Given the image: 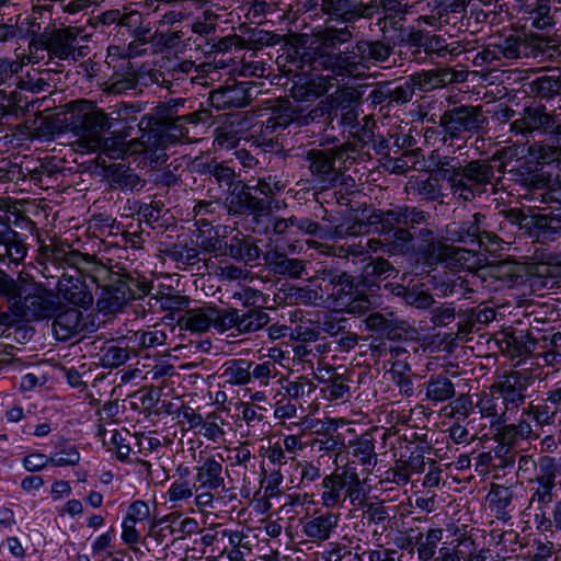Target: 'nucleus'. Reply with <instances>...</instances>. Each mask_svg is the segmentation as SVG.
<instances>
[{
	"label": "nucleus",
	"mask_w": 561,
	"mask_h": 561,
	"mask_svg": "<svg viewBox=\"0 0 561 561\" xmlns=\"http://www.w3.org/2000/svg\"><path fill=\"white\" fill-rule=\"evenodd\" d=\"M78 34L79 31L75 27L44 32L37 39L32 41L31 48L47 50L50 59L67 60L75 57V44Z\"/></svg>",
	"instance_id": "9b49d317"
},
{
	"label": "nucleus",
	"mask_w": 561,
	"mask_h": 561,
	"mask_svg": "<svg viewBox=\"0 0 561 561\" xmlns=\"http://www.w3.org/2000/svg\"><path fill=\"white\" fill-rule=\"evenodd\" d=\"M559 472L560 466L553 457L543 456L539 459L537 472L528 479L531 491L528 510L546 508L553 502Z\"/></svg>",
	"instance_id": "1a4fd4ad"
},
{
	"label": "nucleus",
	"mask_w": 561,
	"mask_h": 561,
	"mask_svg": "<svg viewBox=\"0 0 561 561\" xmlns=\"http://www.w3.org/2000/svg\"><path fill=\"white\" fill-rule=\"evenodd\" d=\"M439 181V178L432 174L425 179L416 178L414 181H409V187L423 199L443 203L445 193Z\"/></svg>",
	"instance_id": "58836bf2"
},
{
	"label": "nucleus",
	"mask_w": 561,
	"mask_h": 561,
	"mask_svg": "<svg viewBox=\"0 0 561 561\" xmlns=\"http://www.w3.org/2000/svg\"><path fill=\"white\" fill-rule=\"evenodd\" d=\"M554 123L556 115L548 113L545 106H526L519 116L510 124V131L516 136L527 137L535 131H549Z\"/></svg>",
	"instance_id": "4468645a"
},
{
	"label": "nucleus",
	"mask_w": 561,
	"mask_h": 561,
	"mask_svg": "<svg viewBox=\"0 0 561 561\" xmlns=\"http://www.w3.org/2000/svg\"><path fill=\"white\" fill-rule=\"evenodd\" d=\"M224 458L208 457L195 468V483L203 489L226 491V480L224 470Z\"/></svg>",
	"instance_id": "393cba45"
},
{
	"label": "nucleus",
	"mask_w": 561,
	"mask_h": 561,
	"mask_svg": "<svg viewBox=\"0 0 561 561\" xmlns=\"http://www.w3.org/2000/svg\"><path fill=\"white\" fill-rule=\"evenodd\" d=\"M520 12L526 22L534 28L547 30L556 25L558 8H552L551 0H536L535 2L523 3Z\"/></svg>",
	"instance_id": "a878e982"
},
{
	"label": "nucleus",
	"mask_w": 561,
	"mask_h": 561,
	"mask_svg": "<svg viewBox=\"0 0 561 561\" xmlns=\"http://www.w3.org/2000/svg\"><path fill=\"white\" fill-rule=\"evenodd\" d=\"M254 88L250 82L226 83L210 93L209 102L217 110L244 107L252 101Z\"/></svg>",
	"instance_id": "2eb2a0df"
},
{
	"label": "nucleus",
	"mask_w": 561,
	"mask_h": 561,
	"mask_svg": "<svg viewBox=\"0 0 561 561\" xmlns=\"http://www.w3.org/2000/svg\"><path fill=\"white\" fill-rule=\"evenodd\" d=\"M462 164L453 157H442L434 164L432 174L448 183L451 194L454 195L457 182H459L460 170Z\"/></svg>",
	"instance_id": "ea45409f"
},
{
	"label": "nucleus",
	"mask_w": 561,
	"mask_h": 561,
	"mask_svg": "<svg viewBox=\"0 0 561 561\" xmlns=\"http://www.w3.org/2000/svg\"><path fill=\"white\" fill-rule=\"evenodd\" d=\"M91 273H68L64 272L60 275H56L57 291L60 297L70 304L88 307L92 304L93 297L88 290V287L83 280V276L90 275Z\"/></svg>",
	"instance_id": "6ab92c4d"
},
{
	"label": "nucleus",
	"mask_w": 561,
	"mask_h": 561,
	"mask_svg": "<svg viewBox=\"0 0 561 561\" xmlns=\"http://www.w3.org/2000/svg\"><path fill=\"white\" fill-rule=\"evenodd\" d=\"M202 172H208L214 176L219 186H226L230 191L237 183L236 171L226 162H217L213 160L209 163H196Z\"/></svg>",
	"instance_id": "79ce46f5"
},
{
	"label": "nucleus",
	"mask_w": 561,
	"mask_h": 561,
	"mask_svg": "<svg viewBox=\"0 0 561 561\" xmlns=\"http://www.w3.org/2000/svg\"><path fill=\"white\" fill-rule=\"evenodd\" d=\"M110 182L112 187L121 190H133L144 185V181L134 170L121 163L110 167Z\"/></svg>",
	"instance_id": "37998d69"
},
{
	"label": "nucleus",
	"mask_w": 561,
	"mask_h": 561,
	"mask_svg": "<svg viewBox=\"0 0 561 561\" xmlns=\"http://www.w3.org/2000/svg\"><path fill=\"white\" fill-rule=\"evenodd\" d=\"M83 329L82 312L76 308H69L56 316L53 322V331L60 341H67L80 333Z\"/></svg>",
	"instance_id": "f704fd0d"
},
{
	"label": "nucleus",
	"mask_w": 561,
	"mask_h": 561,
	"mask_svg": "<svg viewBox=\"0 0 561 561\" xmlns=\"http://www.w3.org/2000/svg\"><path fill=\"white\" fill-rule=\"evenodd\" d=\"M251 363L247 359H229L222 365L219 378L225 385L241 387L250 383L249 369Z\"/></svg>",
	"instance_id": "e433bc0d"
},
{
	"label": "nucleus",
	"mask_w": 561,
	"mask_h": 561,
	"mask_svg": "<svg viewBox=\"0 0 561 561\" xmlns=\"http://www.w3.org/2000/svg\"><path fill=\"white\" fill-rule=\"evenodd\" d=\"M456 49L451 48V43L443 35L427 33L423 51L427 56L443 58L447 55L458 56Z\"/></svg>",
	"instance_id": "5fc2aeb1"
},
{
	"label": "nucleus",
	"mask_w": 561,
	"mask_h": 561,
	"mask_svg": "<svg viewBox=\"0 0 561 561\" xmlns=\"http://www.w3.org/2000/svg\"><path fill=\"white\" fill-rule=\"evenodd\" d=\"M319 69L329 70L333 77H354L360 78L365 75V67L362 65L359 53L355 46L352 50L339 51L333 56H329L327 61Z\"/></svg>",
	"instance_id": "5701e85b"
},
{
	"label": "nucleus",
	"mask_w": 561,
	"mask_h": 561,
	"mask_svg": "<svg viewBox=\"0 0 561 561\" xmlns=\"http://www.w3.org/2000/svg\"><path fill=\"white\" fill-rule=\"evenodd\" d=\"M339 519V515L332 512L313 515L301 520L302 533L312 542L328 540L337 527Z\"/></svg>",
	"instance_id": "cd10ccee"
},
{
	"label": "nucleus",
	"mask_w": 561,
	"mask_h": 561,
	"mask_svg": "<svg viewBox=\"0 0 561 561\" xmlns=\"http://www.w3.org/2000/svg\"><path fill=\"white\" fill-rule=\"evenodd\" d=\"M355 48L359 53L365 72L369 69V64L375 66L387 62L393 53V46L390 43L379 39L358 41L355 44Z\"/></svg>",
	"instance_id": "7c9ffc66"
},
{
	"label": "nucleus",
	"mask_w": 561,
	"mask_h": 561,
	"mask_svg": "<svg viewBox=\"0 0 561 561\" xmlns=\"http://www.w3.org/2000/svg\"><path fill=\"white\" fill-rule=\"evenodd\" d=\"M38 256L45 270L50 272L48 264L56 272L92 273L98 266L95 255L81 253L69 243L53 240L49 244L41 245Z\"/></svg>",
	"instance_id": "39448f33"
},
{
	"label": "nucleus",
	"mask_w": 561,
	"mask_h": 561,
	"mask_svg": "<svg viewBox=\"0 0 561 561\" xmlns=\"http://www.w3.org/2000/svg\"><path fill=\"white\" fill-rule=\"evenodd\" d=\"M382 237V239L368 240L367 247L373 252L382 250L389 255H405L412 250L414 234L409 229H399L394 234Z\"/></svg>",
	"instance_id": "bb28decb"
},
{
	"label": "nucleus",
	"mask_w": 561,
	"mask_h": 561,
	"mask_svg": "<svg viewBox=\"0 0 561 561\" xmlns=\"http://www.w3.org/2000/svg\"><path fill=\"white\" fill-rule=\"evenodd\" d=\"M485 228H491V225L486 221L485 215L476 213L468 220H463L459 224L454 222L448 232L454 241L476 243L479 236H481L482 229Z\"/></svg>",
	"instance_id": "2f4dec72"
},
{
	"label": "nucleus",
	"mask_w": 561,
	"mask_h": 561,
	"mask_svg": "<svg viewBox=\"0 0 561 561\" xmlns=\"http://www.w3.org/2000/svg\"><path fill=\"white\" fill-rule=\"evenodd\" d=\"M352 37L353 33L347 27H327L314 34L309 46V60L312 69H319L327 61V58L329 59V56L340 51L339 47L341 44L350 42Z\"/></svg>",
	"instance_id": "9d476101"
},
{
	"label": "nucleus",
	"mask_w": 561,
	"mask_h": 561,
	"mask_svg": "<svg viewBox=\"0 0 561 561\" xmlns=\"http://www.w3.org/2000/svg\"><path fill=\"white\" fill-rule=\"evenodd\" d=\"M531 92L541 99H552L561 94V75L553 72L531 82Z\"/></svg>",
	"instance_id": "8fccbe9b"
},
{
	"label": "nucleus",
	"mask_w": 561,
	"mask_h": 561,
	"mask_svg": "<svg viewBox=\"0 0 561 561\" xmlns=\"http://www.w3.org/2000/svg\"><path fill=\"white\" fill-rule=\"evenodd\" d=\"M534 272L530 277V285L536 289H552L559 286L558 276L552 273L549 265L538 264L534 267Z\"/></svg>",
	"instance_id": "680f3d73"
},
{
	"label": "nucleus",
	"mask_w": 561,
	"mask_h": 561,
	"mask_svg": "<svg viewBox=\"0 0 561 561\" xmlns=\"http://www.w3.org/2000/svg\"><path fill=\"white\" fill-rule=\"evenodd\" d=\"M309 172L321 191L330 190L340 182L342 172L335 165V158L330 149H310L307 151Z\"/></svg>",
	"instance_id": "f8f14e48"
},
{
	"label": "nucleus",
	"mask_w": 561,
	"mask_h": 561,
	"mask_svg": "<svg viewBox=\"0 0 561 561\" xmlns=\"http://www.w3.org/2000/svg\"><path fill=\"white\" fill-rule=\"evenodd\" d=\"M65 122L78 137L72 142L73 150L80 153L96 152L100 149L101 136L119 121V112L113 110L105 113L95 103L78 100L69 103Z\"/></svg>",
	"instance_id": "f257e3e1"
},
{
	"label": "nucleus",
	"mask_w": 561,
	"mask_h": 561,
	"mask_svg": "<svg viewBox=\"0 0 561 561\" xmlns=\"http://www.w3.org/2000/svg\"><path fill=\"white\" fill-rule=\"evenodd\" d=\"M331 239H342L346 237H356L359 234L368 233L371 230V226L368 225V216L366 220L355 219L351 222L336 224L331 226Z\"/></svg>",
	"instance_id": "13d9d810"
},
{
	"label": "nucleus",
	"mask_w": 561,
	"mask_h": 561,
	"mask_svg": "<svg viewBox=\"0 0 561 561\" xmlns=\"http://www.w3.org/2000/svg\"><path fill=\"white\" fill-rule=\"evenodd\" d=\"M287 99H277L272 107V115L262 124L261 135L265 138L276 133L278 129H285L291 124L293 111L288 110Z\"/></svg>",
	"instance_id": "c9c22d12"
},
{
	"label": "nucleus",
	"mask_w": 561,
	"mask_h": 561,
	"mask_svg": "<svg viewBox=\"0 0 561 561\" xmlns=\"http://www.w3.org/2000/svg\"><path fill=\"white\" fill-rule=\"evenodd\" d=\"M375 438L373 433L365 432L353 442H350L352 456L364 467L363 471L370 473L377 465V453L375 450Z\"/></svg>",
	"instance_id": "473e14b6"
},
{
	"label": "nucleus",
	"mask_w": 561,
	"mask_h": 561,
	"mask_svg": "<svg viewBox=\"0 0 561 561\" xmlns=\"http://www.w3.org/2000/svg\"><path fill=\"white\" fill-rule=\"evenodd\" d=\"M488 125L481 105L460 104L446 110L439 117L443 140L460 139L465 134H474Z\"/></svg>",
	"instance_id": "6e6552de"
},
{
	"label": "nucleus",
	"mask_w": 561,
	"mask_h": 561,
	"mask_svg": "<svg viewBox=\"0 0 561 561\" xmlns=\"http://www.w3.org/2000/svg\"><path fill=\"white\" fill-rule=\"evenodd\" d=\"M23 285L0 270V312L9 313Z\"/></svg>",
	"instance_id": "c03bdc74"
},
{
	"label": "nucleus",
	"mask_w": 561,
	"mask_h": 561,
	"mask_svg": "<svg viewBox=\"0 0 561 561\" xmlns=\"http://www.w3.org/2000/svg\"><path fill=\"white\" fill-rule=\"evenodd\" d=\"M503 153L504 150L494 153L490 159L470 160L462 164L454 196L471 202L485 193L486 187L493 185L495 178L493 162L500 161Z\"/></svg>",
	"instance_id": "423d86ee"
},
{
	"label": "nucleus",
	"mask_w": 561,
	"mask_h": 561,
	"mask_svg": "<svg viewBox=\"0 0 561 561\" xmlns=\"http://www.w3.org/2000/svg\"><path fill=\"white\" fill-rule=\"evenodd\" d=\"M398 274L396 267L386 259L379 256L370 259L362 272V276L367 283H375L377 280H386Z\"/></svg>",
	"instance_id": "a19ab883"
},
{
	"label": "nucleus",
	"mask_w": 561,
	"mask_h": 561,
	"mask_svg": "<svg viewBox=\"0 0 561 561\" xmlns=\"http://www.w3.org/2000/svg\"><path fill=\"white\" fill-rule=\"evenodd\" d=\"M323 492L321 503L327 508L341 505L347 499L351 504L362 501L364 497L363 484L352 467H345L342 471L335 470L322 480Z\"/></svg>",
	"instance_id": "0eeeda50"
},
{
	"label": "nucleus",
	"mask_w": 561,
	"mask_h": 561,
	"mask_svg": "<svg viewBox=\"0 0 561 561\" xmlns=\"http://www.w3.org/2000/svg\"><path fill=\"white\" fill-rule=\"evenodd\" d=\"M523 416L531 417L537 426L558 424L561 426V386H554L545 392L540 403H529L522 411Z\"/></svg>",
	"instance_id": "ddd939ff"
},
{
	"label": "nucleus",
	"mask_w": 561,
	"mask_h": 561,
	"mask_svg": "<svg viewBox=\"0 0 561 561\" xmlns=\"http://www.w3.org/2000/svg\"><path fill=\"white\" fill-rule=\"evenodd\" d=\"M501 59H537L556 60L561 56L558 41L537 33L511 34L506 37L493 38Z\"/></svg>",
	"instance_id": "7ed1b4c3"
},
{
	"label": "nucleus",
	"mask_w": 561,
	"mask_h": 561,
	"mask_svg": "<svg viewBox=\"0 0 561 561\" xmlns=\"http://www.w3.org/2000/svg\"><path fill=\"white\" fill-rule=\"evenodd\" d=\"M357 95L353 90H343L339 92L330 103L328 111L329 124H332L335 117H340V124L345 127L354 128L358 125Z\"/></svg>",
	"instance_id": "4be33fe9"
},
{
	"label": "nucleus",
	"mask_w": 561,
	"mask_h": 561,
	"mask_svg": "<svg viewBox=\"0 0 561 561\" xmlns=\"http://www.w3.org/2000/svg\"><path fill=\"white\" fill-rule=\"evenodd\" d=\"M131 299L130 284L118 278L102 288L96 306L100 312L112 314L121 311Z\"/></svg>",
	"instance_id": "412c9836"
},
{
	"label": "nucleus",
	"mask_w": 561,
	"mask_h": 561,
	"mask_svg": "<svg viewBox=\"0 0 561 561\" xmlns=\"http://www.w3.org/2000/svg\"><path fill=\"white\" fill-rule=\"evenodd\" d=\"M325 102L321 101L317 106L310 110L308 113H304L299 105H294L288 100V110L293 111L291 123H296L298 126H306L312 122H316L324 116L325 114Z\"/></svg>",
	"instance_id": "e2e57ef3"
},
{
	"label": "nucleus",
	"mask_w": 561,
	"mask_h": 561,
	"mask_svg": "<svg viewBox=\"0 0 561 561\" xmlns=\"http://www.w3.org/2000/svg\"><path fill=\"white\" fill-rule=\"evenodd\" d=\"M336 85L337 80L333 76L312 75L295 81L290 93L294 100L298 102H312Z\"/></svg>",
	"instance_id": "aec40b11"
},
{
	"label": "nucleus",
	"mask_w": 561,
	"mask_h": 561,
	"mask_svg": "<svg viewBox=\"0 0 561 561\" xmlns=\"http://www.w3.org/2000/svg\"><path fill=\"white\" fill-rule=\"evenodd\" d=\"M218 317V308L207 305L186 310L178 323L192 332L203 333L214 327Z\"/></svg>",
	"instance_id": "c756f323"
},
{
	"label": "nucleus",
	"mask_w": 561,
	"mask_h": 561,
	"mask_svg": "<svg viewBox=\"0 0 561 561\" xmlns=\"http://www.w3.org/2000/svg\"><path fill=\"white\" fill-rule=\"evenodd\" d=\"M27 253V245L22 237L12 229L10 216H0V262L19 264Z\"/></svg>",
	"instance_id": "dca6fc26"
},
{
	"label": "nucleus",
	"mask_w": 561,
	"mask_h": 561,
	"mask_svg": "<svg viewBox=\"0 0 561 561\" xmlns=\"http://www.w3.org/2000/svg\"><path fill=\"white\" fill-rule=\"evenodd\" d=\"M264 265L276 276L299 279L306 274V261L298 257H289L288 254L277 248L267 250L263 254Z\"/></svg>",
	"instance_id": "a211bd4d"
},
{
	"label": "nucleus",
	"mask_w": 561,
	"mask_h": 561,
	"mask_svg": "<svg viewBox=\"0 0 561 561\" xmlns=\"http://www.w3.org/2000/svg\"><path fill=\"white\" fill-rule=\"evenodd\" d=\"M368 225L374 233L387 237L399 229H405L402 227L400 205L389 209H373L368 215Z\"/></svg>",
	"instance_id": "c85d7f7f"
},
{
	"label": "nucleus",
	"mask_w": 561,
	"mask_h": 561,
	"mask_svg": "<svg viewBox=\"0 0 561 561\" xmlns=\"http://www.w3.org/2000/svg\"><path fill=\"white\" fill-rule=\"evenodd\" d=\"M178 105V101L158 104L149 116L147 127L153 131L163 124H169V122L179 115Z\"/></svg>",
	"instance_id": "4d7b16f0"
},
{
	"label": "nucleus",
	"mask_w": 561,
	"mask_h": 561,
	"mask_svg": "<svg viewBox=\"0 0 561 561\" xmlns=\"http://www.w3.org/2000/svg\"><path fill=\"white\" fill-rule=\"evenodd\" d=\"M442 538L443 529L440 528L430 529L425 536L419 534L416 538L419 559L422 561L431 560L435 556L437 545Z\"/></svg>",
	"instance_id": "864d4df0"
},
{
	"label": "nucleus",
	"mask_w": 561,
	"mask_h": 561,
	"mask_svg": "<svg viewBox=\"0 0 561 561\" xmlns=\"http://www.w3.org/2000/svg\"><path fill=\"white\" fill-rule=\"evenodd\" d=\"M251 187L254 192H259L262 198H267L271 205L274 196L286 187V182L277 174H268L259 178Z\"/></svg>",
	"instance_id": "6e6d98bb"
},
{
	"label": "nucleus",
	"mask_w": 561,
	"mask_h": 561,
	"mask_svg": "<svg viewBox=\"0 0 561 561\" xmlns=\"http://www.w3.org/2000/svg\"><path fill=\"white\" fill-rule=\"evenodd\" d=\"M268 322V314L261 308H252L244 313L239 312L238 333L247 334L256 332L264 328Z\"/></svg>",
	"instance_id": "09e8293b"
},
{
	"label": "nucleus",
	"mask_w": 561,
	"mask_h": 561,
	"mask_svg": "<svg viewBox=\"0 0 561 561\" xmlns=\"http://www.w3.org/2000/svg\"><path fill=\"white\" fill-rule=\"evenodd\" d=\"M513 490L508 486L492 484L491 490L488 494L490 507L496 512L497 517L506 516V508L513 501Z\"/></svg>",
	"instance_id": "3c124183"
},
{
	"label": "nucleus",
	"mask_w": 561,
	"mask_h": 561,
	"mask_svg": "<svg viewBox=\"0 0 561 561\" xmlns=\"http://www.w3.org/2000/svg\"><path fill=\"white\" fill-rule=\"evenodd\" d=\"M196 245L206 252H216L221 249L218 232L213 225L206 219L196 220Z\"/></svg>",
	"instance_id": "49530a36"
},
{
	"label": "nucleus",
	"mask_w": 561,
	"mask_h": 561,
	"mask_svg": "<svg viewBox=\"0 0 561 561\" xmlns=\"http://www.w3.org/2000/svg\"><path fill=\"white\" fill-rule=\"evenodd\" d=\"M126 138L122 134H113L108 138L101 136L100 151L112 159L124 158L126 156Z\"/></svg>",
	"instance_id": "69168bd1"
},
{
	"label": "nucleus",
	"mask_w": 561,
	"mask_h": 561,
	"mask_svg": "<svg viewBox=\"0 0 561 561\" xmlns=\"http://www.w3.org/2000/svg\"><path fill=\"white\" fill-rule=\"evenodd\" d=\"M251 367L249 369L250 382L257 381L261 386H268L270 380L274 379L278 375V368L275 363L271 360H262L260 363L250 362Z\"/></svg>",
	"instance_id": "bf43d9fd"
},
{
	"label": "nucleus",
	"mask_w": 561,
	"mask_h": 561,
	"mask_svg": "<svg viewBox=\"0 0 561 561\" xmlns=\"http://www.w3.org/2000/svg\"><path fill=\"white\" fill-rule=\"evenodd\" d=\"M125 339L133 351H141L165 345L168 336L160 325L154 324L146 330L130 331Z\"/></svg>",
	"instance_id": "72a5a7b5"
},
{
	"label": "nucleus",
	"mask_w": 561,
	"mask_h": 561,
	"mask_svg": "<svg viewBox=\"0 0 561 561\" xmlns=\"http://www.w3.org/2000/svg\"><path fill=\"white\" fill-rule=\"evenodd\" d=\"M290 225H295L299 231L307 236L316 237L321 240L331 239V226H321L309 218L297 216H294V221H290Z\"/></svg>",
	"instance_id": "0e129e2a"
},
{
	"label": "nucleus",
	"mask_w": 561,
	"mask_h": 561,
	"mask_svg": "<svg viewBox=\"0 0 561 561\" xmlns=\"http://www.w3.org/2000/svg\"><path fill=\"white\" fill-rule=\"evenodd\" d=\"M347 324L348 320L340 316L337 311L327 312L318 319L319 329L332 337H339L347 329Z\"/></svg>",
	"instance_id": "052dcab7"
},
{
	"label": "nucleus",
	"mask_w": 561,
	"mask_h": 561,
	"mask_svg": "<svg viewBox=\"0 0 561 561\" xmlns=\"http://www.w3.org/2000/svg\"><path fill=\"white\" fill-rule=\"evenodd\" d=\"M530 385L527 374L513 370L494 380L488 392H483L477 402L482 417L500 423L510 422L526 401V391Z\"/></svg>",
	"instance_id": "f03ea898"
},
{
	"label": "nucleus",
	"mask_w": 561,
	"mask_h": 561,
	"mask_svg": "<svg viewBox=\"0 0 561 561\" xmlns=\"http://www.w3.org/2000/svg\"><path fill=\"white\" fill-rule=\"evenodd\" d=\"M426 399L434 403L445 402L455 393V385L446 375L432 376L425 383Z\"/></svg>",
	"instance_id": "4c0bfd02"
},
{
	"label": "nucleus",
	"mask_w": 561,
	"mask_h": 561,
	"mask_svg": "<svg viewBox=\"0 0 561 561\" xmlns=\"http://www.w3.org/2000/svg\"><path fill=\"white\" fill-rule=\"evenodd\" d=\"M519 339L520 341H518L517 337L514 339L515 343H523L522 347L518 350V355H528L541 359L546 353L550 351L548 346L549 335L542 334L537 337L527 333L520 335Z\"/></svg>",
	"instance_id": "de8ad7c7"
},
{
	"label": "nucleus",
	"mask_w": 561,
	"mask_h": 561,
	"mask_svg": "<svg viewBox=\"0 0 561 561\" xmlns=\"http://www.w3.org/2000/svg\"><path fill=\"white\" fill-rule=\"evenodd\" d=\"M210 119V113L207 110L195 111L190 114L178 115L169 124H163L153 134L158 139L165 141V139L175 142L182 140H190L187 125H197L199 123H207Z\"/></svg>",
	"instance_id": "f3484780"
},
{
	"label": "nucleus",
	"mask_w": 561,
	"mask_h": 561,
	"mask_svg": "<svg viewBox=\"0 0 561 561\" xmlns=\"http://www.w3.org/2000/svg\"><path fill=\"white\" fill-rule=\"evenodd\" d=\"M58 304L47 289L38 284H24L9 313L0 312V324L12 325L20 321H35L51 317Z\"/></svg>",
	"instance_id": "20e7f679"
},
{
	"label": "nucleus",
	"mask_w": 561,
	"mask_h": 561,
	"mask_svg": "<svg viewBox=\"0 0 561 561\" xmlns=\"http://www.w3.org/2000/svg\"><path fill=\"white\" fill-rule=\"evenodd\" d=\"M247 190H253L250 183L237 181L236 185L229 191L226 198L228 213L231 215H245L247 208Z\"/></svg>",
	"instance_id": "603ef678"
},
{
	"label": "nucleus",
	"mask_w": 561,
	"mask_h": 561,
	"mask_svg": "<svg viewBox=\"0 0 561 561\" xmlns=\"http://www.w3.org/2000/svg\"><path fill=\"white\" fill-rule=\"evenodd\" d=\"M436 259L449 268H462L470 273L478 272L481 263L477 253L442 242H438Z\"/></svg>",
	"instance_id": "b1692460"
},
{
	"label": "nucleus",
	"mask_w": 561,
	"mask_h": 561,
	"mask_svg": "<svg viewBox=\"0 0 561 561\" xmlns=\"http://www.w3.org/2000/svg\"><path fill=\"white\" fill-rule=\"evenodd\" d=\"M528 156L538 164L556 163L561 167V146L542 141L531 144L527 149Z\"/></svg>",
	"instance_id": "a18cd8bd"
},
{
	"label": "nucleus",
	"mask_w": 561,
	"mask_h": 561,
	"mask_svg": "<svg viewBox=\"0 0 561 561\" xmlns=\"http://www.w3.org/2000/svg\"><path fill=\"white\" fill-rule=\"evenodd\" d=\"M390 90L391 101L397 104L410 102L416 91L411 76L399 81H391Z\"/></svg>",
	"instance_id": "774afa93"
},
{
	"label": "nucleus",
	"mask_w": 561,
	"mask_h": 561,
	"mask_svg": "<svg viewBox=\"0 0 561 561\" xmlns=\"http://www.w3.org/2000/svg\"><path fill=\"white\" fill-rule=\"evenodd\" d=\"M195 485L196 483L190 479H175L167 493L169 501L173 503L187 502L194 496Z\"/></svg>",
	"instance_id": "338daca9"
}]
</instances>
